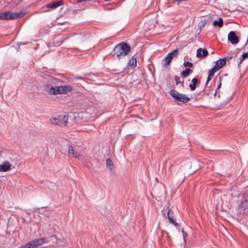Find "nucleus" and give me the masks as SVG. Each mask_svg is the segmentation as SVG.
Here are the masks:
<instances>
[{
	"label": "nucleus",
	"mask_w": 248,
	"mask_h": 248,
	"mask_svg": "<svg viewBox=\"0 0 248 248\" xmlns=\"http://www.w3.org/2000/svg\"><path fill=\"white\" fill-rule=\"evenodd\" d=\"M11 167V165L8 161H4L2 164H0V172H6L8 171Z\"/></svg>",
	"instance_id": "nucleus-13"
},
{
	"label": "nucleus",
	"mask_w": 248,
	"mask_h": 248,
	"mask_svg": "<svg viewBox=\"0 0 248 248\" xmlns=\"http://www.w3.org/2000/svg\"><path fill=\"white\" fill-rule=\"evenodd\" d=\"M213 25L214 26H218L219 28H221L223 25V20L222 18L220 17L218 19V20H215L213 23Z\"/></svg>",
	"instance_id": "nucleus-19"
},
{
	"label": "nucleus",
	"mask_w": 248,
	"mask_h": 248,
	"mask_svg": "<svg viewBox=\"0 0 248 248\" xmlns=\"http://www.w3.org/2000/svg\"><path fill=\"white\" fill-rule=\"evenodd\" d=\"M248 209V197H245L242 200L239 205L238 210L241 214H246Z\"/></svg>",
	"instance_id": "nucleus-9"
},
{
	"label": "nucleus",
	"mask_w": 248,
	"mask_h": 248,
	"mask_svg": "<svg viewBox=\"0 0 248 248\" xmlns=\"http://www.w3.org/2000/svg\"><path fill=\"white\" fill-rule=\"evenodd\" d=\"M128 65L131 67L135 68L137 66V59L133 56L128 61Z\"/></svg>",
	"instance_id": "nucleus-18"
},
{
	"label": "nucleus",
	"mask_w": 248,
	"mask_h": 248,
	"mask_svg": "<svg viewBox=\"0 0 248 248\" xmlns=\"http://www.w3.org/2000/svg\"><path fill=\"white\" fill-rule=\"evenodd\" d=\"M74 78H76V79H80V80H81L82 81H84V78L83 77H82L76 76V77H75Z\"/></svg>",
	"instance_id": "nucleus-30"
},
{
	"label": "nucleus",
	"mask_w": 248,
	"mask_h": 248,
	"mask_svg": "<svg viewBox=\"0 0 248 248\" xmlns=\"http://www.w3.org/2000/svg\"><path fill=\"white\" fill-rule=\"evenodd\" d=\"M25 15L24 12L14 13L10 12H0V19L11 20L22 17Z\"/></svg>",
	"instance_id": "nucleus-4"
},
{
	"label": "nucleus",
	"mask_w": 248,
	"mask_h": 248,
	"mask_svg": "<svg viewBox=\"0 0 248 248\" xmlns=\"http://www.w3.org/2000/svg\"><path fill=\"white\" fill-rule=\"evenodd\" d=\"M248 58V53L246 52L243 53L240 58V63L242 62L243 61H244L245 59Z\"/></svg>",
	"instance_id": "nucleus-25"
},
{
	"label": "nucleus",
	"mask_w": 248,
	"mask_h": 248,
	"mask_svg": "<svg viewBox=\"0 0 248 248\" xmlns=\"http://www.w3.org/2000/svg\"><path fill=\"white\" fill-rule=\"evenodd\" d=\"M217 93V90L216 91L215 93H214V95H216Z\"/></svg>",
	"instance_id": "nucleus-37"
},
{
	"label": "nucleus",
	"mask_w": 248,
	"mask_h": 248,
	"mask_svg": "<svg viewBox=\"0 0 248 248\" xmlns=\"http://www.w3.org/2000/svg\"><path fill=\"white\" fill-rule=\"evenodd\" d=\"M68 152L69 156H72L73 157L78 159H82V156L79 153L76 151L73 147L71 145H68Z\"/></svg>",
	"instance_id": "nucleus-11"
},
{
	"label": "nucleus",
	"mask_w": 248,
	"mask_h": 248,
	"mask_svg": "<svg viewBox=\"0 0 248 248\" xmlns=\"http://www.w3.org/2000/svg\"><path fill=\"white\" fill-rule=\"evenodd\" d=\"M78 86H79V85L81 86V83H78Z\"/></svg>",
	"instance_id": "nucleus-39"
},
{
	"label": "nucleus",
	"mask_w": 248,
	"mask_h": 248,
	"mask_svg": "<svg viewBox=\"0 0 248 248\" xmlns=\"http://www.w3.org/2000/svg\"><path fill=\"white\" fill-rule=\"evenodd\" d=\"M228 40L231 42L232 44H236L239 42V38L236 35L234 31H230L228 35Z\"/></svg>",
	"instance_id": "nucleus-10"
},
{
	"label": "nucleus",
	"mask_w": 248,
	"mask_h": 248,
	"mask_svg": "<svg viewBox=\"0 0 248 248\" xmlns=\"http://www.w3.org/2000/svg\"><path fill=\"white\" fill-rule=\"evenodd\" d=\"M45 237L34 239L26 244L21 246L18 248H37L38 247L42 246L45 243H47L49 241H47Z\"/></svg>",
	"instance_id": "nucleus-5"
},
{
	"label": "nucleus",
	"mask_w": 248,
	"mask_h": 248,
	"mask_svg": "<svg viewBox=\"0 0 248 248\" xmlns=\"http://www.w3.org/2000/svg\"><path fill=\"white\" fill-rule=\"evenodd\" d=\"M219 81H220V83H219V85L217 86V90L219 89L221 87V78L220 77L219 78Z\"/></svg>",
	"instance_id": "nucleus-33"
},
{
	"label": "nucleus",
	"mask_w": 248,
	"mask_h": 248,
	"mask_svg": "<svg viewBox=\"0 0 248 248\" xmlns=\"http://www.w3.org/2000/svg\"><path fill=\"white\" fill-rule=\"evenodd\" d=\"M182 232H183V236H184V239L185 241V238H186V237L187 236V233L184 231V229H182Z\"/></svg>",
	"instance_id": "nucleus-31"
},
{
	"label": "nucleus",
	"mask_w": 248,
	"mask_h": 248,
	"mask_svg": "<svg viewBox=\"0 0 248 248\" xmlns=\"http://www.w3.org/2000/svg\"><path fill=\"white\" fill-rule=\"evenodd\" d=\"M68 118V116L67 115L62 114L52 117L50 119V122L52 124L64 126L67 123Z\"/></svg>",
	"instance_id": "nucleus-6"
},
{
	"label": "nucleus",
	"mask_w": 248,
	"mask_h": 248,
	"mask_svg": "<svg viewBox=\"0 0 248 248\" xmlns=\"http://www.w3.org/2000/svg\"><path fill=\"white\" fill-rule=\"evenodd\" d=\"M174 80L176 85H178L179 83H181V81L180 80V78L177 76H174Z\"/></svg>",
	"instance_id": "nucleus-27"
},
{
	"label": "nucleus",
	"mask_w": 248,
	"mask_h": 248,
	"mask_svg": "<svg viewBox=\"0 0 248 248\" xmlns=\"http://www.w3.org/2000/svg\"><path fill=\"white\" fill-rule=\"evenodd\" d=\"M175 0L177 1V4L179 5L180 3L183 2V1H186L187 0Z\"/></svg>",
	"instance_id": "nucleus-32"
},
{
	"label": "nucleus",
	"mask_w": 248,
	"mask_h": 248,
	"mask_svg": "<svg viewBox=\"0 0 248 248\" xmlns=\"http://www.w3.org/2000/svg\"><path fill=\"white\" fill-rule=\"evenodd\" d=\"M54 80H57V78L50 77L49 78V83L44 86L45 91L50 95H57L59 92L57 88V82Z\"/></svg>",
	"instance_id": "nucleus-3"
},
{
	"label": "nucleus",
	"mask_w": 248,
	"mask_h": 248,
	"mask_svg": "<svg viewBox=\"0 0 248 248\" xmlns=\"http://www.w3.org/2000/svg\"><path fill=\"white\" fill-rule=\"evenodd\" d=\"M57 239H58L57 241H56V244H59L61 242H62L63 241V238H62V239L57 238Z\"/></svg>",
	"instance_id": "nucleus-28"
},
{
	"label": "nucleus",
	"mask_w": 248,
	"mask_h": 248,
	"mask_svg": "<svg viewBox=\"0 0 248 248\" xmlns=\"http://www.w3.org/2000/svg\"><path fill=\"white\" fill-rule=\"evenodd\" d=\"M179 51L178 49H174L172 51L169 53L167 57L164 60L165 62L163 64V67H166L168 65L170 64L172 59L174 57H177Z\"/></svg>",
	"instance_id": "nucleus-8"
},
{
	"label": "nucleus",
	"mask_w": 248,
	"mask_h": 248,
	"mask_svg": "<svg viewBox=\"0 0 248 248\" xmlns=\"http://www.w3.org/2000/svg\"><path fill=\"white\" fill-rule=\"evenodd\" d=\"M57 82V88L59 90L58 94H66L72 91L73 88L70 85H64V82L60 79L54 80Z\"/></svg>",
	"instance_id": "nucleus-7"
},
{
	"label": "nucleus",
	"mask_w": 248,
	"mask_h": 248,
	"mask_svg": "<svg viewBox=\"0 0 248 248\" xmlns=\"http://www.w3.org/2000/svg\"><path fill=\"white\" fill-rule=\"evenodd\" d=\"M47 241H49V242L50 241L52 242V243L54 244H56V241H57L58 239L56 237V236L55 235H52L49 237L46 238Z\"/></svg>",
	"instance_id": "nucleus-22"
},
{
	"label": "nucleus",
	"mask_w": 248,
	"mask_h": 248,
	"mask_svg": "<svg viewBox=\"0 0 248 248\" xmlns=\"http://www.w3.org/2000/svg\"><path fill=\"white\" fill-rule=\"evenodd\" d=\"M218 71L214 66L210 69L208 71V74L210 76H213L214 74Z\"/></svg>",
	"instance_id": "nucleus-24"
},
{
	"label": "nucleus",
	"mask_w": 248,
	"mask_h": 248,
	"mask_svg": "<svg viewBox=\"0 0 248 248\" xmlns=\"http://www.w3.org/2000/svg\"><path fill=\"white\" fill-rule=\"evenodd\" d=\"M84 1H85V0H78V2L80 3V2H83Z\"/></svg>",
	"instance_id": "nucleus-35"
},
{
	"label": "nucleus",
	"mask_w": 248,
	"mask_h": 248,
	"mask_svg": "<svg viewBox=\"0 0 248 248\" xmlns=\"http://www.w3.org/2000/svg\"><path fill=\"white\" fill-rule=\"evenodd\" d=\"M63 3V2L62 0L56 1L48 4L46 6V7L48 8L54 9L62 5Z\"/></svg>",
	"instance_id": "nucleus-15"
},
{
	"label": "nucleus",
	"mask_w": 248,
	"mask_h": 248,
	"mask_svg": "<svg viewBox=\"0 0 248 248\" xmlns=\"http://www.w3.org/2000/svg\"><path fill=\"white\" fill-rule=\"evenodd\" d=\"M212 77L213 76H210L208 74V77H207V81H206V83H205L206 85L208 84L209 81L211 79Z\"/></svg>",
	"instance_id": "nucleus-29"
},
{
	"label": "nucleus",
	"mask_w": 248,
	"mask_h": 248,
	"mask_svg": "<svg viewBox=\"0 0 248 248\" xmlns=\"http://www.w3.org/2000/svg\"><path fill=\"white\" fill-rule=\"evenodd\" d=\"M227 75H228V74H225L224 75V76H227Z\"/></svg>",
	"instance_id": "nucleus-38"
},
{
	"label": "nucleus",
	"mask_w": 248,
	"mask_h": 248,
	"mask_svg": "<svg viewBox=\"0 0 248 248\" xmlns=\"http://www.w3.org/2000/svg\"><path fill=\"white\" fill-rule=\"evenodd\" d=\"M170 95L174 99L176 104L180 105L182 103L186 104L190 100V98L185 94L180 93L175 90H171Z\"/></svg>",
	"instance_id": "nucleus-2"
},
{
	"label": "nucleus",
	"mask_w": 248,
	"mask_h": 248,
	"mask_svg": "<svg viewBox=\"0 0 248 248\" xmlns=\"http://www.w3.org/2000/svg\"><path fill=\"white\" fill-rule=\"evenodd\" d=\"M208 54V51L205 49L199 48L197 50V57L198 58H204Z\"/></svg>",
	"instance_id": "nucleus-14"
},
{
	"label": "nucleus",
	"mask_w": 248,
	"mask_h": 248,
	"mask_svg": "<svg viewBox=\"0 0 248 248\" xmlns=\"http://www.w3.org/2000/svg\"><path fill=\"white\" fill-rule=\"evenodd\" d=\"M167 216L171 224L174 225L175 226H177L178 225V224L175 221V220L173 218V212L171 210H169Z\"/></svg>",
	"instance_id": "nucleus-16"
},
{
	"label": "nucleus",
	"mask_w": 248,
	"mask_h": 248,
	"mask_svg": "<svg viewBox=\"0 0 248 248\" xmlns=\"http://www.w3.org/2000/svg\"><path fill=\"white\" fill-rule=\"evenodd\" d=\"M130 50V46L127 43L123 42L115 46L111 54L119 60L126 56Z\"/></svg>",
	"instance_id": "nucleus-1"
},
{
	"label": "nucleus",
	"mask_w": 248,
	"mask_h": 248,
	"mask_svg": "<svg viewBox=\"0 0 248 248\" xmlns=\"http://www.w3.org/2000/svg\"><path fill=\"white\" fill-rule=\"evenodd\" d=\"M68 37H62V38H61V40L59 42H56L55 43V46H60L63 41L66 40Z\"/></svg>",
	"instance_id": "nucleus-23"
},
{
	"label": "nucleus",
	"mask_w": 248,
	"mask_h": 248,
	"mask_svg": "<svg viewBox=\"0 0 248 248\" xmlns=\"http://www.w3.org/2000/svg\"><path fill=\"white\" fill-rule=\"evenodd\" d=\"M180 84H181V86L182 87H184V81L181 82V83H180Z\"/></svg>",
	"instance_id": "nucleus-34"
},
{
	"label": "nucleus",
	"mask_w": 248,
	"mask_h": 248,
	"mask_svg": "<svg viewBox=\"0 0 248 248\" xmlns=\"http://www.w3.org/2000/svg\"><path fill=\"white\" fill-rule=\"evenodd\" d=\"M226 63V58H223L222 59H220L215 62V64L214 67L218 70L220 68H221L223 66H224Z\"/></svg>",
	"instance_id": "nucleus-12"
},
{
	"label": "nucleus",
	"mask_w": 248,
	"mask_h": 248,
	"mask_svg": "<svg viewBox=\"0 0 248 248\" xmlns=\"http://www.w3.org/2000/svg\"><path fill=\"white\" fill-rule=\"evenodd\" d=\"M2 156V153H1V151L0 150V158Z\"/></svg>",
	"instance_id": "nucleus-36"
},
{
	"label": "nucleus",
	"mask_w": 248,
	"mask_h": 248,
	"mask_svg": "<svg viewBox=\"0 0 248 248\" xmlns=\"http://www.w3.org/2000/svg\"><path fill=\"white\" fill-rule=\"evenodd\" d=\"M192 70L190 68H186L185 70L181 72V75L184 77H186L189 76Z\"/></svg>",
	"instance_id": "nucleus-21"
},
{
	"label": "nucleus",
	"mask_w": 248,
	"mask_h": 248,
	"mask_svg": "<svg viewBox=\"0 0 248 248\" xmlns=\"http://www.w3.org/2000/svg\"><path fill=\"white\" fill-rule=\"evenodd\" d=\"M191 81L192 83L190 84L189 87L191 91H193L195 90L197 85L200 83V80L197 78H194Z\"/></svg>",
	"instance_id": "nucleus-17"
},
{
	"label": "nucleus",
	"mask_w": 248,
	"mask_h": 248,
	"mask_svg": "<svg viewBox=\"0 0 248 248\" xmlns=\"http://www.w3.org/2000/svg\"><path fill=\"white\" fill-rule=\"evenodd\" d=\"M106 166L110 170H112L114 168V164L110 158H108L106 160Z\"/></svg>",
	"instance_id": "nucleus-20"
},
{
	"label": "nucleus",
	"mask_w": 248,
	"mask_h": 248,
	"mask_svg": "<svg viewBox=\"0 0 248 248\" xmlns=\"http://www.w3.org/2000/svg\"><path fill=\"white\" fill-rule=\"evenodd\" d=\"M183 65L185 67H192L193 66V63L188 61L185 62Z\"/></svg>",
	"instance_id": "nucleus-26"
}]
</instances>
